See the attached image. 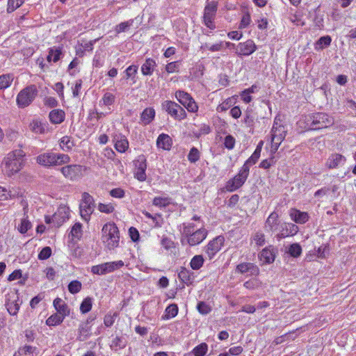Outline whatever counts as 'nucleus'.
I'll use <instances>...</instances> for the list:
<instances>
[{"label": "nucleus", "mask_w": 356, "mask_h": 356, "mask_svg": "<svg viewBox=\"0 0 356 356\" xmlns=\"http://www.w3.org/2000/svg\"><path fill=\"white\" fill-rule=\"evenodd\" d=\"M334 119L332 116L323 112L312 113L302 116L299 124L308 131L326 129L332 126Z\"/></svg>", "instance_id": "nucleus-1"}, {"label": "nucleus", "mask_w": 356, "mask_h": 356, "mask_svg": "<svg viewBox=\"0 0 356 356\" xmlns=\"http://www.w3.org/2000/svg\"><path fill=\"white\" fill-rule=\"evenodd\" d=\"M102 241L108 250H114L118 247L120 232L114 222L106 223L102 227Z\"/></svg>", "instance_id": "nucleus-2"}, {"label": "nucleus", "mask_w": 356, "mask_h": 356, "mask_svg": "<svg viewBox=\"0 0 356 356\" xmlns=\"http://www.w3.org/2000/svg\"><path fill=\"white\" fill-rule=\"evenodd\" d=\"M249 169L246 165H243L238 173L232 179L228 180L225 184V189L228 192H233L240 188L247 180L249 175Z\"/></svg>", "instance_id": "nucleus-3"}, {"label": "nucleus", "mask_w": 356, "mask_h": 356, "mask_svg": "<svg viewBox=\"0 0 356 356\" xmlns=\"http://www.w3.org/2000/svg\"><path fill=\"white\" fill-rule=\"evenodd\" d=\"M81 197L79 204L80 215L85 221L88 222L95 207V200L87 192L83 193Z\"/></svg>", "instance_id": "nucleus-4"}, {"label": "nucleus", "mask_w": 356, "mask_h": 356, "mask_svg": "<svg viewBox=\"0 0 356 356\" xmlns=\"http://www.w3.org/2000/svg\"><path fill=\"white\" fill-rule=\"evenodd\" d=\"M38 89L35 85H30L22 90L17 97V105L25 108L30 105L38 95Z\"/></svg>", "instance_id": "nucleus-5"}, {"label": "nucleus", "mask_w": 356, "mask_h": 356, "mask_svg": "<svg viewBox=\"0 0 356 356\" xmlns=\"http://www.w3.org/2000/svg\"><path fill=\"white\" fill-rule=\"evenodd\" d=\"M3 165V170L8 176L10 177L21 170L22 159L17 158L16 152H11L4 159Z\"/></svg>", "instance_id": "nucleus-6"}, {"label": "nucleus", "mask_w": 356, "mask_h": 356, "mask_svg": "<svg viewBox=\"0 0 356 356\" xmlns=\"http://www.w3.org/2000/svg\"><path fill=\"white\" fill-rule=\"evenodd\" d=\"M162 109L165 111L174 119L182 120L186 118L185 110L175 102L166 100L161 104Z\"/></svg>", "instance_id": "nucleus-7"}, {"label": "nucleus", "mask_w": 356, "mask_h": 356, "mask_svg": "<svg viewBox=\"0 0 356 356\" xmlns=\"http://www.w3.org/2000/svg\"><path fill=\"white\" fill-rule=\"evenodd\" d=\"M86 170V168L85 166L77 164L67 165L60 169L63 175L71 181L80 179Z\"/></svg>", "instance_id": "nucleus-8"}, {"label": "nucleus", "mask_w": 356, "mask_h": 356, "mask_svg": "<svg viewBox=\"0 0 356 356\" xmlns=\"http://www.w3.org/2000/svg\"><path fill=\"white\" fill-rule=\"evenodd\" d=\"M175 97L189 112L195 113L198 111V106L190 94L183 90H178Z\"/></svg>", "instance_id": "nucleus-9"}, {"label": "nucleus", "mask_w": 356, "mask_h": 356, "mask_svg": "<svg viewBox=\"0 0 356 356\" xmlns=\"http://www.w3.org/2000/svg\"><path fill=\"white\" fill-rule=\"evenodd\" d=\"M135 165L134 177L140 181H145L147 178L146 169L147 162L146 158L143 154L139 155L134 161Z\"/></svg>", "instance_id": "nucleus-10"}, {"label": "nucleus", "mask_w": 356, "mask_h": 356, "mask_svg": "<svg viewBox=\"0 0 356 356\" xmlns=\"http://www.w3.org/2000/svg\"><path fill=\"white\" fill-rule=\"evenodd\" d=\"M225 242V238L222 236H218L213 240L210 241L207 245L205 247V252L208 255L209 259L213 258V257L218 252Z\"/></svg>", "instance_id": "nucleus-11"}, {"label": "nucleus", "mask_w": 356, "mask_h": 356, "mask_svg": "<svg viewBox=\"0 0 356 356\" xmlns=\"http://www.w3.org/2000/svg\"><path fill=\"white\" fill-rule=\"evenodd\" d=\"M257 47L252 40H248L244 42H240L236 47L235 53L238 56H250L257 50Z\"/></svg>", "instance_id": "nucleus-12"}, {"label": "nucleus", "mask_w": 356, "mask_h": 356, "mask_svg": "<svg viewBox=\"0 0 356 356\" xmlns=\"http://www.w3.org/2000/svg\"><path fill=\"white\" fill-rule=\"evenodd\" d=\"M69 209L65 207H59L52 216L53 225L56 227H60L69 219Z\"/></svg>", "instance_id": "nucleus-13"}, {"label": "nucleus", "mask_w": 356, "mask_h": 356, "mask_svg": "<svg viewBox=\"0 0 356 356\" xmlns=\"http://www.w3.org/2000/svg\"><path fill=\"white\" fill-rule=\"evenodd\" d=\"M207 234V230L205 228L197 229L186 238L188 243L191 246L198 245L206 238Z\"/></svg>", "instance_id": "nucleus-14"}, {"label": "nucleus", "mask_w": 356, "mask_h": 356, "mask_svg": "<svg viewBox=\"0 0 356 356\" xmlns=\"http://www.w3.org/2000/svg\"><path fill=\"white\" fill-rule=\"evenodd\" d=\"M8 296L6 307L10 315L15 316L18 313L22 302H19V297L17 293L9 294Z\"/></svg>", "instance_id": "nucleus-15"}, {"label": "nucleus", "mask_w": 356, "mask_h": 356, "mask_svg": "<svg viewBox=\"0 0 356 356\" xmlns=\"http://www.w3.org/2000/svg\"><path fill=\"white\" fill-rule=\"evenodd\" d=\"M298 232V227L293 223L284 222L281 225V229L276 237L278 240H281L288 236H293Z\"/></svg>", "instance_id": "nucleus-16"}, {"label": "nucleus", "mask_w": 356, "mask_h": 356, "mask_svg": "<svg viewBox=\"0 0 356 356\" xmlns=\"http://www.w3.org/2000/svg\"><path fill=\"white\" fill-rule=\"evenodd\" d=\"M236 270L241 274L249 273L250 275L257 276L259 274V267L253 263L244 262L236 266Z\"/></svg>", "instance_id": "nucleus-17"}, {"label": "nucleus", "mask_w": 356, "mask_h": 356, "mask_svg": "<svg viewBox=\"0 0 356 356\" xmlns=\"http://www.w3.org/2000/svg\"><path fill=\"white\" fill-rule=\"evenodd\" d=\"M56 153L49 152L38 155L36 158L37 163L44 167L55 166L54 160Z\"/></svg>", "instance_id": "nucleus-18"}, {"label": "nucleus", "mask_w": 356, "mask_h": 356, "mask_svg": "<svg viewBox=\"0 0 356 356\" xmlns=\"http://www.w3.org/2000/svg\"><path fill=\"white\" fill-rule=\"evenodd\" d=\"M346 161V159L344 156L335 153L328 157L326 161V166L330 169L337 168L344 165Z\"/></svg>", "instance_id": "nucleus-19"}, {"label": "nucleus", "mask_w": 356, "mask_h": 356, "mask_svg": "<svg viewBox=\"0 0 356 356\" xmlns=\"http://www.w3.org/2000/svg\"><path fill=\"white\" fill-rule=\"evenodd\" d=\"M113 140L115 143V148L118 152L124 153L128 149L129 141L124 135L116 134L113 136Z\"/></svg>", "instance_id": "nucleus-20"}, {"label": "nucleus", "mask_w": 356, "mask_h": 356, "mask_svg": "<svg viewBox=\"0 0 356 356\" xmlns=\"http://www.w3.org/2000/svg\"><path fill=\"white\" fill-rule=\"evenodd\" d=\"M279 215L275 211L271 213L265 222V229L267 232H275L278 229Z\"/></svg>", "instance_id": "nucleus-21"}, {"label": "nucleus", "mask_w": 356, "mask_h": 356, "mask_svg": "<svg viewBox=\"0 0 356 356\" xmlns=\"http://www.w3.org/2000/svg\"><path fill=\"white\" fill-rule=\"evenodd\" d=\"M277 123L274 122L271 129L272 140H276L277 141L282 143V140L285 138L286 132L283 126L280 125L277 127Z\"/></svg>", "instance_id": "nucleus-22"}, {"label": "nucleus", "mask_w": 356, "mask_h": 356, "mask_svg": "<svg viewBox=\"0 0 356 356\" xmlns=\"http://www.w3.org/2000/svg\"><path fill=\"white\" fill-rule=\"evenodd\" d=\"M54 307L57 311V314L63 316L64 317L70 314V309L67 305L60 298H56L54 300Z\"/></svg>", "instance_id": "nucleus-23"}, {"label": "nucleus", "mask_w": 356, "mask_h": 356, "mask_svg": "<svg viewBox=\"0 0 356 356\" xmlns=\"http://www.w3.org/2000/svg\"><path fill=\"white\" fill-rule=\"evenodd\" d=\"M156 63L152 58H146L145 63L141 66V72L144 76H150L153 74Z\"/></svg>", "instance_id": "nucleus-24"}, {"label": "nucleus", "mask_w": 356, "mask_h": 356, "mask_svg": "<svg viewBox=\"0 0 356 356\" xmlns=\"http://www.w3.org/2000/svg\"><path fill=\"white\" fill-rule=\"evenodd\" d=\"M48 124L38 120H33L29 124V129L36 134H44L47 130Z\"/></svg>", "instance_id": "nucleus-25"}, {"label": "nucleus", "mask_w": 356, "mask_h": 356, "mask_svg": "<svg viewBox=\"0 0 356 356\" xmlns=\"http://www.w3.org/2000/svg\"><path fill=\"white\" fill-rule=\"evenodd\" d=\"M65 113L61 109H54L49 114L50 122L54 124H58L65 120Z\"/></svg>", "instance_id": "nucleus-26"}, {"label": "nucleus", "mask_w": 356, "mask_h": 356, "mask_svg": "<svg viewBox=\"0 0 356 356\" xmlns=\"http://www.w3.org/2000/svg\"><path fill=\"white\" fill-rule=\"evenodd\" d=\"M156 145L159 148L169 150L172 145V138L165 134H161L156 140Z\"/></svg>", "instance_id": "nucleus-27"}, {"label": "nucleus", "mask_w": 356, "mask_h": 356, "mask_svg": "<svg viewBox=\"0 0 356 356\" xmlns=\"http://www.w3.org/2000/svg\"><path fill=\"white\" fill-rule=\"evenodd\" d=\"M290 216L293 221L299 224H304L309 220V215L307 212H302L297 209H291Z\"/></svg>", "instance_id": "nucleus-28"}, {"label": "nucleus", "mask_w": 356, "mask_h": 356, "mask_svg": "<svg viewBox=\"0 0 356 356\" xmlns=\"http://www.w3.org/2000/svg\"><path fill=\"white\" fill-rule=\"evenodd\" d=\"M38 353V350L36 347L26 344L20 347L13 356H34Z\"/></svg>", "instance_id": "nucleus-29"}, {"label": "nucleus", "mask_w": 356, "mask_h": 356, "mask_svg": "<svg viewBox=\"0 0 356 356\" xmlns=\"http://www.w3.org/2000/svg\"><path fill=\"white\" fill-rule=\"evenodd\" d=\"M275 253L273 249L266 248L259 254V259L265 264H271L275 261Z\"/></svg>", "instance_id": "nucleus-30"}, {"label": "nucleus", "mask_w": 356, "mask_h": 356, "mask_svg": "<svg viewBox=\"0 0 356 356\" xmlns=\"http://www.w3.org/2000/svg\"><path fill=\"white\" fill-rule=\"evenodd\" d=\"M179 279L184 284L189 285L194 281L193 273L182 267L178 273Z\"/></svg>", "instance_id": "nucleus-31"}, {"label": "nucleus", "mask_w": 356, "mask_h": 356, "mask_svg": "<svg viewBox=\"0 0 356 356\" xmlns=\"http://www.w3.org/2000/svg\"><path fill=\"white\" fill-rule=\"evenodd\" d=\"M218 9V2L211 1L208 2L204 10L203 18H214Z\"/></svg>", "instance_id": "nucleus-32"}, {"label": "nucleus", "mask_w": 356, "mask_h": 356, "mask_svg": "<svg viewBox=\"0 0 356 356\" xmlns=\"http://www.w3.org/2000/svg\"><path fill=\"white\" fill-rule=\"evenodd\" d=\"M331 42L332 38L330 35L322 36L314 43V49L316 51L323 50L325 48L328 47L331 44Z\"/></svg>", "instance_id": "nucleus-33"}, {"label": "nucleus", "mask_w": 356, "mask_h": 356, "mask_svg": "<svg viewBox=\"0 0 356 356\" xmlns=\"http://www.w3.org/2000/svg\"><path fill=\"white\" fill-rule=\"evenodd\" d=\"M155 117V111L152 108H146L141 113V120L145 124H149Z\"/></svg>", "instance_id": "nucleus-34"}, {"label": "nucleus", "mask_w": 356, "mask_h": 356, "mask_svg": "<svg viewBox=\"0 0 356 356\" xmlns=\"http://www.w3.org/2000/svg\"><path fill=\"white\" fill-rule=\"evenodd\" d=\"M12 74H6L0 76V90H5L10 86L13 81Z\"/></svg>", "instance_id": "nucleus-35"}, {"label": "nucleus", "mask_w": 356, "mask_h": 356, "mask_svg": "<svg viewBox=\"0 0 356 356\" xmlns=\"http://www.w3.org/2000/svg\"><path fill=\"white\" fill-rule=\"evenodd\" d=\"M106 273H110L122 268L124 264L122 260L104 263Z\"/></svg>", "instance_id": "nucleus-36"}, {"label": "nucleus", "mask_w": 356, "mask_h": 356, "mask_svg": "<svg viewBox=\"0 0 356 356\" xmlns=\"http://www.w3.org/2000/svg\"><path fill=\"white\" fill-rule=\"evenodd\" d=\"M64 318L65 317L63 316L56 313L52 314L47 319L46 324L48 326H55L60 324L63 321Z\"/></svg>", "instance_id": "nucleus-37"}, {"label": "nucleus", "mask_w": 356, "mask_h": 356, "mask_svg": "<svg viewBox=\"0 0 356 356\" xmlns=\"http://www.w3.org/2000/svg\"><path fill=\"white\" fill-rule=\"evenodd\" d=\"M181 232L183 236L187 238L193 232H195V225L193 222H184L181 225Z\"/></svg>", "instance_id": "nucleus-38"}, {"label": "nucleus", "mask_w": 356, "mask_h": 356, "mask_svg": "<svg viewBox=\"0 0 356 356\" xmlns=\"http://www.w3.org/2000/svg\"><path fill=\"white\" fill-rule=\"evenodd\" d=\"M61 54L62 51L60 48H51L49 49V54L47 56V60L49 62H51L52 60L54 63H56L60 60Z\"/></svg>", "instance_id": "nucleus-39"}, {"label": "nucleus", "mask_w": 356, "mask_h": 356, "mask_svg": "<svg viewBox=\"0 0 356 356\" xmlns=\"http://www.w3.org/2000/svg\"><path fill=\"white\" fill-rule=\"evenodd\" d=\"M92 306V298L87 297L83 299L80 305V311L82 314H86L89 312Z\"/></svg>", "instance_id": "nucleus-40"}, {"label": "nucleus", "mask_w": 356, "mask_h": 356, "mask_svg": "<svg viewBox=\"0 0 356 356\" xmlns=\"http://www.w3.org/2000/svg\"><path fill=\"white\" fill-rule=\"evenodd\" d=\"M287 252L291 257L297 258L302 254V248L299 243H293L289 247Z\"/></svg>", "instance_id": "nucleus-41"}, {"label": "nucleus", "mask_w": 356, "mask_h": 356, "mask_svg": "<svg viewBox=\"0 0 356 356\" xmlns=\"http://www.w3.org/2000/svg\"><path fill=\"white\" fill-rule=\"evenodd\" d=\"M126 346L125 340L120 337H115L112 339L111 348L117 350L118 348L122 349Z\"/></svg>", "instance_id": "nucleus-42"}, {"label": "nucleus", "mask_w": 356, "mask_h": 356, "mask_svg": "<svg viewBox=\"0 0 356 356\" xmlns=\"http://www.w3.org/2000/svg\"><path fill=\"white\" fill-rule=\"evenodd\" d=\"M204 261L202 255H195L192 258L190 265L192 269L199 270L202 266Z\"/></svg>", "instance_id": "nucleus-43"}, {"label": "nucleus", "mask_w": 356, "mask_h": 356, "mask_svg": "<svg viewBox=\"0 0 356 356\" xmlns=\"http://www.w3.org/2000/svg\"><path fill=\"white\" fill-rule=\"evenodd\" d=\"M60 146L63 150L68 152L72 149L74 146V143L69 136H65L60 139Z\"/></svg>", "instance_id": "nucleus-44"}, {"label": "nucleus", "mask_w": 356, "mask_h": 356, "mask_svg": "<svg viewBox=\"0 0 356 356\" xmlns=\"http://www.w3.org/2000/svg\"><path fill=\"white\" fill-rule=\"evenodd\" d=\"M208 350V345L206 343H202L195 346L192 353L195 356H204Z\"/></svg>", "instance_id": "nucleus-45"}, {"label": "nucleus", "mask_w": 356, "mask_h": 356, "mask_svg": "<svg viewBox=\"0 0 356 356\" xmlns=\"http://www.w3.org/2000/svg\"><path fill=\"white\" fill-rule=\"evenodd\" d=\"M165 318L167 319L175 317L178 314V307L176 304H171L165 309Z\"/></svg>", "instance_id": "nucleus-46"}, {"label": "nucleus", "mask_w": 356, "mask_h": 356, "mask_svg": "<svg viewBox=\"0 0 356 356\" xmlns=\"http://www.w3.org/2000/svg\"><path fill=\"white\" fill-rule=\"evenodd\" d=\"M134 23V19H129L127 22H121L115 26V31L117 33L126 32Z\"/></svg>", "instance_id": "nucleus-47"}, {"label": "nucleus", "mask_w": 356, "mask_h": 356, "mask_svg": "<svg viewBox=\"0 0 356 356\" xmlns=\"http://www.w3.org/2000/svg\"><path fill=\"white\" fill-rule=\"evenodd\" d=\"M261 285V282L257 278H252L246 281L243 286L250 290H254L258 289Z\"/></svg>", "instance_id": "nucleus-48"}, {"label": "nucleus", "mask_w": 356, "mask_h": 356, "mask_svg": "<svg viewBox=\"0 0 356 356\" xmlns=\"http://www.w3.org/2000/svg\"><path fill=\"white\" fill-rule=\"evenodd\" d=\"M70 157L67 154L56 153L55 165H61L70 163Z\"/></svg>", "instance_id": "nucleus-49"}, {"label": "nucleus", "mask_w": 356, "mask_h": 356, "mask_svg": "<svg viewBox=\"0 0 356 356\" xmlns=\"http://www.w3.org/2000/svg\"><path fill=\"white\" fill-rule=\"evenodd\" d=\"M24 2V0H8L7 12L11 13L17 8L20 7Z\"/></svg>", "instance_id": "nucleus-50"}, {"label": "nucleus", "mask_w": 356, "mask_h": 356, "mask_svg": "<svg viewBox=\"0 0 356 356\" xmlns=\"http://www.w3.org/2000/svg\"><path fill=\"white\" fill-rule=\"evenodd\" d=\"M115 101V96L111 92H106L102 100L100 101V104H103L104 106H111L114 104Z\"/></svg>", "instance_id": "nucleus-51"}, {"label": "nucleus", "mask_w": 356, "mask_h": 356, "mask_svg": "<svg viewBox=\"0 0 356 356\" xmlns=\"http://www.w3.org/2000/svg\"><path fill=\"white\" fill-rule=\"evenodd\" d=\"M81 287L82 284L78 280L72 281L68 284V290L72 294L79 293L81 290Z\"/></svg>", "instance_id": "nucleus-52"}, {"label": "nucleus", "mask_w": 356, "mask_h": 356, "mask_svg": "<svg viewBox=\"0 0 356 356\" xmlns=\"http://www.w3.org/2000/svg\"><path fill=\"white\" fill-rule=\"evenodd\" d=\"M197 309L202 315H207L211 311V307L205 302L200 301L197 303Z\"/></svg>", "instance_id": "nucleus-53"}, {"label": "nucleus", "mask_w": 356, "mask_h": 356, "mask_svg": "<svg viewBox=\"0 0 356 356\" xmlns=\"http://www.w3.org/2000/svg\"><path fill=\"white\" fill-rule=\"evenodd\" d=\"M71 234L73 238L79 239L82 235V225L80 222H76L71 230Z\"/></svg>", "instance_id": "nucleus-54"}, {"label": "nucleus", "mask_w": 356, "mask_h": 356, "mask_svg": "<svg viewBox=\"0 0 356 356\" xmlns=\"http://www.w3.org/2000/svg\"><path fill=\"white\" fill-rule=\"evenodd\" d=\"M261 152L258 149H255L251 156L245 162L243 165H246L248 168L250 170L251 165L255 164L260 156Z\"/></svg>", "instance_id": "nucleus-55"}, {"label": "nucleus", "mask_w": 356, "mask_h": 356, "mask_svg": "<svg viewBox=\"0 0 356 356\" xmlns=\"http://www.w3.org/2000/svg\"><path fill=\"white\" fill-rule=\"evenodd\" d=\"M188 159L191 163H195L200 159V152L196 147H193L191 149Z\"/></svg>", "instance_id": "nucleus-56"}, {"label": "nucleus", "mask_w": 356, "mask_h": 356, "mask_svg": "<svg viewBox=\"0 0 356 356\" xmlns=\"http://www.w3.org/2000/svg\"><path fill=\"white\" fill-rule=\"evenodd\" d=\"M31 227V223L26 218L22 220L20 225L18 227V231L21 234H26Z\"/></svg>", "instance_id": "nucleus-57"}, {"label": "nucleus", "mask_w": 356, "mask_h": 356, "mask_svg": "<svg viewBox=\"0 0 356 356\" xmlns=\"http://www.w3.org/2000/svg\"><path fill=\"white\" fill-rule=\"evenodd\" d=\"M79 334L78 339L79 341H83L86 339L88 335V328L86 324H81L79 327Z\"/></svg>", "instance_id": "nucleus-58"}, {"label": "nucleus", "mask_w": 356, "mask_h": 356, "mask_svg": "<svg viewBox=\"0 0 356 356\" xmlns=\"http://www.w3.org/2000/svg\"><path fill=\"white\" fill-rule=\"evenodd\" d=\"M51 255V249L50 247L47 246L43 248L38 254V259L40 260H45L49 258Z\"/></svg>", "instance_id": "nucleus-59"}, {"label": "nucleus", "mask_w": 356, "mask_h": 356, "mask_svg": "<svg viewBox=\"0 0 356 356\" xmlns=\"http://www.w3.org/2000/svg\"><path fill=\"white\" fill-rule=\"evenodd\" d=\"M91 273L99 275H106L104 263L99 265L92 266L91 267Z\"/></svg>", "instance_id": "nucleus-60"}, {"label": "nucleus", "mask_w": 356, "mask_h": 356, "mask_svg": "<svg viewBox=\"0 0 356 356\" xmlns=\"http://www.w3.org/2000/svg\"><path fill=\"white\" fill-rule=\"evenodd\" d=\"M179 62L174 61L171 62L165 65V70L168 74L177 72L179 69Z\"/></svg>", "instance_id": "nucleus-61"}, {"label": "nucleus", "mask_w": 356, "mask_h": 356, "mask_svg": "<svg viewBox=\"0 0 356 356\" xmlns=\"http://www.w3.org/2000/svg\"><path fill=\"white\" fill-rule=\"evenodd\" d=\"M253 241L259 246H262L265 244V236L261 232H257L253 236Z\"/></svg>", "instance_id": "nucleus-62"}, {"label": "nucleus", "mask_w": 356, "mask_h": 356, "mask_svg": "<svg viewBox=\"0 0 356 356\" xmlns=\"http://www.w3.org/2000/svg\"><path fill=\"white\" fill-rule=\"evenodd\" d=\"M98 209L99 211L105 213H111L114 211V207L111 204H102L99 203L98 205Z\"/></svg>", "instance_id": "nucleus-63"}, {"label": "nucleus", "mask_w": 356, "mask_h": 356, "mask_svg": "<svg viewBox=\"0 0 356 356\" xmlns=\"http://www.w3.org/2000/svg\"><path fill=\"white\" fill-rule=\"evenodd\" d=\"M275 163V159L273 156H272L267 159L263 160L259 164V168H261L264 169H268L270 168V166L273 165Z\"/></svg>", "instance_id": "nucleus-64"}]
</instances>
